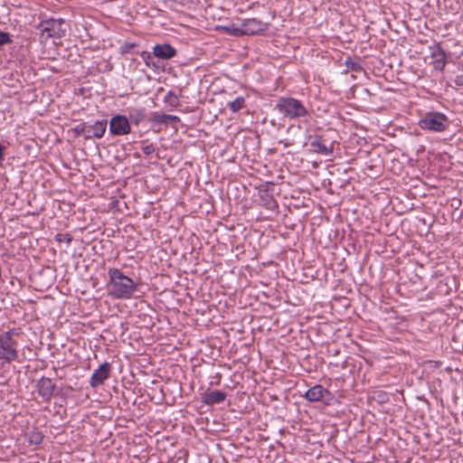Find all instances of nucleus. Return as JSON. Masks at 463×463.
I'll use <instances>...</instances> for the list:
<instances>
[{
    "label": "nucleus",
    "mask_w": 463,
    "mask_h": 463,
    "mask_svg": "<svg viewBox=\"0 0 463 463\" xmlns=\"http://www.w3.org/2000/svg\"><path fill=\"white\" fill-rule=\"evenodd\" d=\"M346 66L353 71H359L361 69L360 65L354 61H346Z\"/></svg>",
    "instance_id": "obj_26"
},
{
    "label": "nucleus",
    "mask_w": 463,
    "mask_h": 463,
    "mask_svg": "<svg viewBox=\"0 0 463 463\" xmlns=\"http://www.w3.org/2000/svg\"><path fill=\"white\" fill-rule=\"evenodd\" d=\"M142 151L145 155H151L155 152V146L152 145V144H149V145H146V146H144L142 147Z\"/></svg>",
    "instance_id": "obj_25"
},
{
    "label": "nucleus",
    "mask_w": 463,
    "mask_h": 463,
    "mask_svg": "<svg viewBox=\"0 0 463 463\" xmlns=\"http://www.w3.org/2000/svg\"><path fill=\"white\" fill-rule=\"evenodd\" d=\"M454 83L458 86V87H462L463 86V73L460 74V75H457L454 80H453Z\"/></svg>",
    "instance_id": "obj_27"
},
{
    "label": "nucleus",
    "mask_w": 463,
    "mask_h": 463,
    "mask_svg": "<svg viewBox=\"0 0 463 463\" xmlns=\"http://www.w3.org/2000/svg\"><path fill=\"white\" fill-rule=\"evenodd\" d=\"M225 399H226L225 392L219 391V390H215V391H212L210 392L205 393L202 397V402L207 405H213V404L221 403V402H224Z\"/></svg>",
    "instance_id": "obj_15"
},
{
    "label": "nucleus",
    "mask_w": 463,
    "mask_h": 463,
    "mask_svg": "<svg viewBox=\"0 0 463 463\" xmlns=\"http://www.w3.org/2000/svg\"><path fill=\"white\" fill-rule=\"evenodd\" d=\"M108 275L109 280L107 290L110 297L115 299H130L135 297L138 285L131 278L116 268L109 269Z\"/></svg>",
    "instance_id": "obj_1"
},
{
    "label": "nucleus",
    "mask_w": 463,
    "mask_h": 463,
    "mask_svg": "<svg viewBox=\"0 0 463 463\" xmlns=\"http://www.w3.org/2000/svg\"><path fill=\"white\" fill-rule=\"evenodd\" d=\"M223 30L229 33L230 35L233 36H241L243 35L242 27H238L235 24H232L229 26L223 27Z\"/></svg>",
    "instance_id": "obj_20"
},
{
    "label": "nucleus",
    "mask_w": 463,
    "mask_h": 463,
    "mask_svg": "<svg viewBox=\"0 0 463 463\" xmlns=\"http://www.w3.org/2000/svg\"><path fill=\"white\" fill-rule=\"evenodd\" d=\"M153 54L163 60L172 59L176 55V50L170 44H156L153 48Z\"/></svg>",
    "instance_id": "obj_13"
},
{
    "label": "nucleus",
    "mask_w": 463,
    "mask_h": 463,
    "mask_svg": "<svg viewBox=\"0 0 463 463\" xmlns=\"http://www.w3.org/2000/svg\"><path fill=\"white\" fill-rule=\"evenodd\" d=\"M111 365L109 363H103L96 369L90 377V385L96 388L101 385L109 377Z\"/></svg>",
    "instance_id": "obj_8"
},
{
    "label": "nucleus",
    "mask_w": 463,
    "mask_h": 463,
    "mask_svg": "<svg viewBox=\"0 0 463 463\" xmlns=\"http://www.w3.org/2000/svg\"><path fill=\"white\" fill-rule=\"evenodd\" d=\"M142 58L146 61V62L147 63V59L151 58V55L149 52H144L142 53Z\"/></svg>",
    "instance_id": "obj_29"
},
{
    "label": "nucleus",
    "mask_w": 463,
    "mask_h": 463,
    "mask_svg": "<svg viewBox=\"0 0 463 463\" xmlns=\"http://www.w3.org/2000/svg\"><path fill=\"white\" fill-rule=\"evenodd\" d=\"M165 118H166V124H173V123H177L180 121V118L179 117L177 116H175V115H168V114H165Z\"/></svg>",
    "instance_id": "obj_24"
},
{
    "label": "nucleus",
    "mask_w": 463,
    "mask_h": 463,
    "mask_svg": "<svg viewBox=\"0 0 463 463\" xmlns=\"http://www.w3.org/2000/svg\"><path fill=\"white\" fill-rule=\"evenodd\" d=\"M164 102L173 108H176L179 105V99L175 93L168 91L164 99Z\"/></svg>",
    "instance_id": "obj_19"
},
{
    "label": "nucleus",
    "mask_w": 463,
    "mask_h": 463,
    "mask_svg": "<svg viewBox=\"0 0 463 463\" xmlns=\"http://www.w3.org/2000/svg\"><path fill=\"white\" fill-rule=\"evenodd\" d=\"M5 147L0 143V165H2L5 157Z\"/></svg>",
    "instance_id": "obj_28"
},
{
    "label": "nucleus",
    "mask_w": 463,
    "mask_h": 463,
    "mask_svg": "<svg viewBox=\"0 0 463 463\" xmlns=\"http://www.w3.org/2000/svg\"><path fill=\"white\" fill-rule=\"evenodd\" d=\"M36 387L39 395L45 402H49L52 398L56 389L55 384L52 383V380L48 377H42L38 380Z\"/></svg>",
    "instance_id": "obj_9"
},
{
    "label": "nucleus",
    "mask_w": 463,
    "mask_h": 463,
    "mask_svg": "<svg viewBox=\"0 0 463 463\" xmlns=\"http://www.w3.org/2000/svg\"><path fill=\"white\" fill-rule=\"evenodd\" d=\"M245 99L243 97H237L234 100L229 103V109L232 112H238L244 106Z\"/></svg>",
    "instance_id": "obj_18"
},
{
    "label": "nucleus",
    "mask_w": 463,
    "mask_h": 463,
    "mask_svg": "<svg viewBox=\"0 0 463 463\" xmlns=\"http://www.w3.org/2000/svg\"><path fill=\"white\" fill-rule=\"evenodd\" d=\"M430 55L433 59L432 63L434 68L437 71H442L446 65V53L440 44H436L432 47H430Z\"/></svg>",
    "instance_id": "obj_11"
},
{
    "label": "nucleus",
    "mask_w": 463,
    "mask_h": 463,
    "mask_svg": "<svg viewBox=\"0 0 463 463\" xmlns=\"http://www.w3.org/2000/svg\"><path fill=\"white\" fill-rule=\"evenodd\" d=\"M107 128V120H97L92 124L84 123L82 126H78L77 130L82 133L86 139L90 138H101Z\"/></svg>",
    "instance_id": "obj_6"
},
{
    "label": "nucleus",
    "mask_w": 463,
    "mask_h": 463,
    "mask_svg": "<svg viewBox=\"0 0 463 463\" xmlns=\"http://www.w3.org/2000/svg\"><path fill=\"white\" fill-rule=\"evenodd\" d=\"M419 126L423 130L443 132L449 128V120L440 112H428L419 120Z\"/></svg>",
    "instance_id": "obj_4"
},
{
    "label": "nucleus",
    "mask_w": 463,
    "mask_h": 463,
    "mask_svg": "<svg viewBox=\"0 0 463 463\" xmlns=\"http://www.w3.org/2000/svg\"><path fill=\"white\" fill-rule=\"evenodd\" d=\"M310 151L323 156H329L333 153V145L326 146L320 137H317L310 142Z\"/></svg>",
    "instance_id": "obj_14"
},
{
    "label": "nucleus",
    "mask_w": 463,
    "mask_h": 463,
    "mask_svg": "<svg viewBox=\"0 0 463 463\" xmlns=\"http://www.w3.org/2000/svg\"><path fill=\"white\" fill-rule=\"evenodd\" d=\"M275 109H277L284 118L297 120L308 115V109L298 99L292 97H281L278 99Z\"/></svg>",
    "instance_id": "obj_2"
},
{
    "label": "nucleus",
    "mask_w": 463,
    "mask_h": 463,
    "mask_svg": "<svg viewBox=\"0 0 463 463\" xmlns=\"http://www.w3.org/2000/svg\"><path fill=\"white\" fill-rule=\"evenodd\" d=\"M14 335H16L14 329L0 335V361L11 363L18 360V343L14 339Z\"/></svg>",
    "instance_id": "obj_3"
},
{
    "label": "nucleus",
    "mask_w": 463,
    "mask_h": 463,
    "mask_svg": "<svg viewBox=\"0 0 463 463\" xmlns=\"http://www.w3.org/2000/svg\"><path fill=\"white\" fill-rule=\"evenodd\" d=\"M27 440L31 445H39L43 441V435L40 431L33 430L26 434Z\"/></svg>",
    "instance_id": "obj_16"
},
{
    "label": "nucleus",
    "mask_w": 463,
    "mask_h": 463,
    "mask_svg": "<svg viewBox=\"0 0 463 463\" xmlns=\"http://www.w3.org/2000/svg\"><path fill=\"white\" fill-rule=\"evenodd\" d=\"M243 35H253L266 30L267 24L255 18L246 19L241 24Z\"/></svg>",
    "instance_id": "obj_10"
},
{
    "label": "nucleus",
    "mask_w": 463,
    "mask_h": 463,
    "mask_svg": "<svg viewBox=\"0 0 463 463\" xmlns=\"http://www.w3.org/2000/svg\"><path fill=\"white\" fill-rule=\"evenodd\" d=\"M12 42L8 33L0 31V46L10 43Z\"/></svg>",
    "instance_id": "obj_23"
},
{
    "label": "nucleus",
    "mask_w": 463,
    "mask_h": 463,
    "mask_svg": "<svg viewBox=\"0 0 463 463\" xmlns=\"http://www.w3.org/2000/svg\"><path fill=\"white\" fill-rule=\"evenodd\" d=\"M330 395V392L324 388L320 384L314 385L309 388L306 393L305 398L309 402H320L323 401L326 396Z\"/></svg>",
    "instance_id": "obj_12"
},
{
    "label": "nucleus",
    "mask_w": 463,
    "mask_h": 463,
    "mask_svg": "<svg viewBox=\"0 0 463 463\" xmlns=\"http://www.w3.org/2000/svg\"><path fill=\"white\" fill-rule=\"evenodd\" d=\"M131 126L128 119L122 115L114 116L109 121V132L113 136H124L129 134Z\"/></svg>",
    "instance_id": "obj_7"
},
{
    "label": "nucleus",
    "mask_w": 463,
    "mask_h": 463,
    "mask_svg": "<svg viewBox=\"0 0 463 463\" xmlns=\"http://www.w3.org/2000/svg\"><path fill=\"white\" fill-rule=\"evenodd\" d=\"M55 240L59 242H67L68 244H70L72 241V238L71 236L69 234V233H58L56 234L55 236Z\"/></svg>",
    "instance_id": "obj_22"
},
{
    "label": "nucleus",
    "mask_w": 463,
    "mask_h": 463,
    "mask_svg": "<svg viewBox=\"0 0 463 463\" xmlns=\"http://www.w3.org/2000/svg\"><path fill=\"white\" fill-rule=\"evenodd\" d=\"M150 121L153 123H156V124L167 125L165 114H161V113H157V112H154L151 115Z\"/></svg>",
    "instance_id": "obj_21"
},
{
    "label": "nucleus",
    "mask_w": 463,
    "mask_h": 463,
    "mask_svg": "<svg viewBox=\"0 0 463 463\" xmlns=\"http://www.w3.org/2000/svg\"><path fill=\"white\" fill-rule=\"evenodd\" d=\"M65 22L62 19H49L41 22L37 30L42 41H47L50 38H61L64 35Z\"/></svg>",
    "instance_id": "obj_5"
},
{
    "label": "nucleus",
    "mask_w": 463,
    "mask_h": 463,
    "mask_svg": "<svg viewBox=\"0 0 463 463\" xmlns=\"http://www.w3.org/2000/svg\"><path fill=\"white\" fill-rule=\"evenodd\" d=\"M145 109H134L130 113V118L133 121L135 125H138L140 121H142L145 118Z\"/></svg>",
    "instance_id": "obj_17"
}]
</instances>
